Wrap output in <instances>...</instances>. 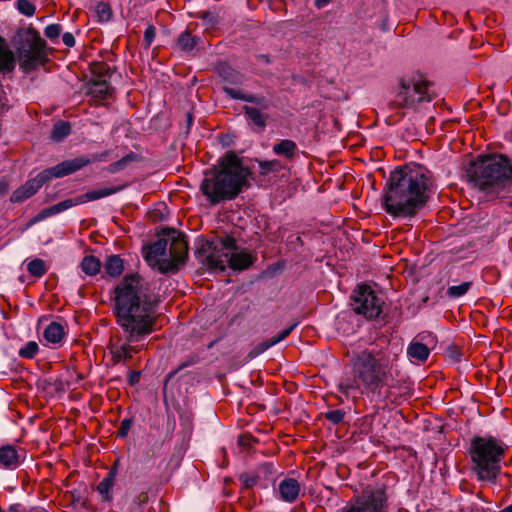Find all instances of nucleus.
I'll return each mask as SVG.
<instances>
[{
	"label": "nucleus",
	"instance_id": "39448f33",
	"mask_svg": "<svg viewBox=\"0 0 512 512\" xmlns=\"http://www.w3.org/2000/svg\"><path fill=\"white\" fill-rule=\"evenodd\" d=\"M465 173L473 186L488 194L498 193L512 184V162L503 154L471 161Z\"/></svg>",
	"mask_w": 512,
	"mask_h": 512
},
{
	"label": "nucleus",
	"instance_id": "f8f14e48",
	"mask_svg": "<svg viewBox=\"0 0 512 512\" xmlns=\"http://www.w3.org/2000/svg\"><path fill=\"white\" fill-rule=\"evenodd\" d=\"M72 163H59L38 173L34 178L28 179L23 185L17 188L11 195L12 203H21L35 195L39 189L53 178H61L73 173L75 167Z\"/></svg>",
	"mask_w": 512,
	"mask_h": 512
},
{
	"label": "nucleus",
	"instance_id": "49530a36",
	"mask_svg": "<svg viewBox=\"0 0 512 512\" xmlns=\"http://www.w3.org/2000/svg\"><path fill=\"white\" fill-rule=\"evenodd\" d=\"M133 424V419L131 418H125L121 421L120 426L117 430V436L120 438H125Z\"/></svg>",
	"mask_w": 512,
	"mask_h": 512
},
{
	"label": "nucleus",
	"instance_id": "f3484780",
	"mask_svg": "<svg viewBox=\"0 0 512 512\" xmlns=\"http://www.w3.org/2000/svg\"><path fill=\"white\" fill-rule=\"evenodd\" d=\"M277 472V468L271 462L259 465L255 471L258 486L266 489L270 484H274Z\"/></svg>",
	"mask_w": 512,
	"mask_h": 512
},
{
	"label": "nucleus",
	"instance_id": "aec40b11",
	"mask_svg": "<svg viewBox=\"0 0 512 512\" xmlns=\"http://www.w3.org/2000/svg\"><path fill=\"white\" fill-rule=\"evenodd\" d=\"M0 464L8 469H15L20 465L19 455L14 446L6 445L0 448Z\"/></svg>",
	"mask_w": 512,
	"mask_h": 512
},
{
	"label": "nucleus",
	"instance_id": "bf43d9fd",
	"mask_svg": "<svg viewBox=\"0 0 512 512\" xmlns=\"http://www.w3.org/2000/svg\"><path fill=\"white\" fill-rule=\"evenodd\" d=\"M258 58L265 63H269V57L267 55L262 54L259 55Z\"/></svg>",
	"mask_w": 512,
	"mask_h": 512
},
{
	"label": "nucleus",
	"instance_id": "f03ea898",
	"mask_svg": "<svg viewBox=\"0 0 512 512\" xmlns=\"http://www.w3.org/2000/svg\"><path fill=\"white\" fill-rule=\"evenodd\" d=\"M396 355L388 350L373 347L356 353L351 358V372L341 377L338 388L347 397L357 394H368L378 401H385L390 397V391L382 392L383 387L389 389L388 380L392 376Z\"/></svg>",
	"mask_w": 512,
	"mask_h": 512
},
{
	"label": "nucleus",
	"instance_id": "a19ab883",
	"mask_svg": "<svg viewBox=\"0 0 512 512\" xmlns=\"http://www.w3.org/2000/svg\"><path fill=\"white\" fill-rule=\"evenodd\" d=\"M17 9L25 16H32L35 13V6L28 0H17Z\"/></svg>",
	"mask_w": 512,
	"mask_h": 512
},
{
	"label": "nucleus",
	"instance_id": "412c9836",
	"mask_svg": "<svg viewBox=\"0 0 512 512\" xmlns=\"http://www.w3.org/2000/svg\"><path fill=\"white\" fill-rule=\"evenodd\" d=\"M109 155L110 151L107 150L102 153L92 154L90 157L81 156L76 157L74 159L65 160L62 163H72L71 166L75 167V169L73 170L74 173L92 162L106 161Z\"/></svg>",
	"mask_w": 512,
	"mask_h": 512
},
{
	"label": "nucleus",
	"instance_id": "680f3d73",
	"mask_svg": "<svg viewBox=\"0 0 512 512\" xmlns=\"http://www.w3.org/2000/svg\"><path fill=\"white\" fill-rule=\"evenodd\" d=\"M169 230H170V229H168V230H167V232H166V230H163V233H165V234L167 235V234H168V232H169Z\"/></svg>",
	"mask_w": 512,
	"mask_h": 512
},
{
	"label": "nucleus",
	"instance_id": "b1692460",
	"mask_svg": "<svg viewBox=\"0 0 512 512\" xmlns=\"http://www.w3.org/2000/svg\"><path fill=\"white\" fill-rule=\"evenodd\" d=\"M15 58L6 40L0 36V71L10 72L14 69Z\"/></svg>",
	"mask_w": 512,
	"mask_h": 512
},
{
	"label": "nucleus",
	"instance_id": "4be33fe9",
	"mask_svg": "<svg viewBox=\"0 0 512 512\" xmlns=\"http://www.w3.org/2000/svg\"><path fill=\"white\" fill-rule=\"evenodd\" d=\"M217 70L222 80L229 85H241L244 82V76L226 63L219 64Z\"/></svg>",
	"mask_w": 512,
	"mask_h": 512
},
{
	"label": "nucleus",
	"instance_id": "3c124183",
	"mask_svg": "<svg viewBox=\"0 0 512 512\" xmlns=\"http://www.w3.org/2000/svg\"><path fill=\"white\" fill-rule=\"evenodd\" d=\"M8 190H9V181L6 178L1 177L0 178V197H3L4 195H6Z\"/></svg>",
	"mask_w": 512,
	"mask_h": 512
},
{
	"label": "nucleus",
	"instance_id": "79ce46f5",
	"mask_svg": "<svg viewBox=\"0 0 512 512\" xmlns=\"http://www.w3.org/2000/svg\"><path fill=\"white\" fill-rule=\"evenodd\" d=\"M148 501V493L147 492H141L138 495H136L132 503L130 505V510L132 512L141 510L142 506L146 504Z\"/></svg>",
	"mask_w": 512,
	"mask_h": 512
},
{
	"label": "nucleus",
	"instance_id": "9d476101",
	"mask_svg": "<svg viewBox=\"0 0 512 512\" xmlns=\"http://www.w3.org/2000/svg\"><path fill=\"white\" fill-rule=\"evenodd\" d=\"M431 85L421 75L402 79L398 91L390 103L391 107L415 109L421 103L432 101Z\"/></svg>",
	"mask_w": 512,
	"mask_h": 512
},
{
	"label": "nucleus",
	"instance_id": "603ef678",
	"mask_svg": "<svg viewBox=\"0 0 512 512\" xmlns=\"http://www.w3.org/2000/svg\"><path fill=\"white\" fill-rule=\"evenodd\" d=\"M140 375H141V373L138 371H130L129 376H128L129 384L132 386L137 384L140 380Z\"/></svg>",
	"mask_w": 512,
	"mask_h": 512
},
{
	"label": "nucleus",
	"instance_id": "6ab92c4d",
	"mask_svg": "<svg viewBox=\"0 0 512 512\" xmlns=\"http://www.w3.org/2000/svg\"><path fill=\"white\" fill-rule=\"evenodd\" d=\"M89 93L98 101H103L112 96L113 88L106 79H93L90 82Z\"/></svg>",
	"mask_w": 512,
	"mask_h": 512
},
{
	"label": "nucleus",
	"instance_id": "9b49d317",
	"mask_svg": "<svg viewBox=\"0 0 512 512\" xmlns=\"http://www.w3.org/2000/svg\"><path fill=\"white\" fill-rule=\"evenodd\" d=\"M222 90L231 99L255 104L256 106L245 105L243 107V113L249 123H252L261 131L265 130L269 115L264 111L270 108V101L265 96L244 93L241 90L229 87L227 85L224 86Z\"/></svg>",
	"mask_w": 512,
	"mask_h": 512
},
{
	"label": "nucleus",
	"instance_id": "5701e85b",
	"mask_svg": "<svg viewBox=\"0 0 512 512\" xmlns=\"http://www.w3.org/2000/svg\"><path fill=\"white\" fill-rule=\"evenodd\" d=\"M272 151L275 155L283 156L290 160L296 156L298 147L293 140L283 139L273 145Z\"/></svg>",
	"mask_w": 512,
	"mask_h": 512
},
{
	"label": "nucleus",
	"instance_id": "8fccbe9b",
	"mask_svg": "<svg viewBox=\"0 0 512 512\" xmlns=\"http://www.w3.org/2000/svg\"><path fill=\"white\" fill-rule=\"evenodd\" d=\"M62 41L67 47H73L75 45V37L70 32H66L62 35Z\"/></svg>",
	"mask_w": 512,
	"mask_h": 512
},
{
	"label": "nucleus",
	"instance_id": "4468645a",
	"mask_svg": "<svg viewBox=\"0 0 512 512\" xmlns=\"http://www.w3.org/2000/svg\"><path fill=\"white\" fill-rule=\"evenodd\" d=\"M352 299L354 301L353 310L368 319L377 318L382 312L383 301L369 286H359L354 291Z\"/></svg>",
	"mask_w": 512,
	"mask_h": 512
},
{
	"label": "nucleus",
	"instance_id": "423d86ee",
	"mask_svg": "<svg viewBox=\"0 0 512 512\" xmlns=\"http://www.w3.org/2000/svg\"><path fill=\"white\" fill-rule=\"evenodd\" d=\"M187 250L184 236L169 230L167 237L158 239L146 249L144 258L162 274L176 273L186 261Z\"/></svg>",
	"mask_w": 512,
	"mask_h": 512
},
{
	"label": "nucleus",
	"instance_id": "f704fd0d",
	"mask_svg": "<svg viewBox=\"0 0 512 512\" xmlns=\"http://www.w3.org/2000/svg\"><path fill=\"white\" fill-rule=\"evenodd\" d=\"M27 271L34 277L40 278L47 272L46 263L39 258L31 260L27 264Z\"/></svg>",
	"mask_w": 512,
	"mask_h": 512
},
{
	"label": "nucleus",
	"instance_id": "7c9ffc66",
	"mask_svg": "<svg viewBox=\"0 0 512 512\" xmlns=\"http://www.w3.org/2000/svg\"><path fill=\"white\" fill-rule=\"evenodd\" d=\"M259 167V174L266 176L270 173H278L283 169V165L278 159L272 160H257Z\"/></svg>",
	"mask_w": 512,
	"mask_h": 512
},
{
	"label": "nucleus",
	"instance_id": "c756f323",
	"mask_svg": "<svg viewBox=\"0 0 512 512\" xmlns=\"http://www.w3.org/2000/svg\"><path fill=\"white\" fill-rule=\"evenodd\" d=\"M199 38L192 36L190 32L184 31L177 38V47L184 52H191L198 43Z\"/></svg>",
	"mask_w": 512,
	"mask_h": 512
},
{
	"label": "nucleus",
	"instance_id": "13d9d810",
	"mask_svg": "<svg viewBox=\"0 0 512 512\" xmlns=\"http://www.w3.org/2000/svg\"><path fill=\"white\" fill-rule=\"evenodd\" d=\"M187 128L189 129L193 123V116L191 113H187Z\"/></svg>",
	"mask_w": 512,
	"mask_h": 512
},
{
	"label": "nucleus",
	"instance_id": "393cba45",
	"mask_svg": "<svg viewBox=\"0 0 512 512\" xmlns=\"http://www.w3.org/2000/svg\"><path fill=\"white\" fill-rule=\"evenodd\" d=\"M430 354V349L426 344L418 341H412L407 347V355L411 360L425 362Z\"/></svg>",
	"mask_w": 512,
	"mask_h": 512
},
{
	"label": "nucleus",
	"instance_id": "7ed1b4c3",
	"mask_svg": "<svg viewBox=\"0 0 512 512\" xmlns=\"http://www.w3.org/2000/svg\"><path fill=\"white\" fill-rule=\"evenodd\" d=\"M432 187L431 173L426 167L413 164L397 168L386 184L384 209L393 217H412L426 204Z\"/></svg>",
	"mask_w": 512,
	"mask_h": 512
},
{
	"label": "nucleus",
	"instance_id": "e2e57ef3",
	"mask_svg": "<svg viewBox=\"0 0 512 512\" xmlns=\"http://www.w3.org/2000/svg\"><path fill=\"white\" fill-rule=\"evenodd\" d=\"M509 206L512 207V202H510Z\"/></svg>",
	"mask_w": 512,
	"mask_h": 512
},
{
	"label": "nucleus",
	"instance_id": "ddd939ff",
	"mask_svg": "<svg viewBox=\"0 0 512 512\" xmlns=\"http://www.w3.org/2000/svg\"><path fill=\"white\" fill-rule=\"evenodd\" d=\"M388 495L383 486L366 487L361 495L354 497L342 512H388Z\"/></svg>",
	"mask_w": 512,
	"mask_h": 512
},
{
	"label": "nucleus",
	"instance_id": "c03bdc74",
	"mask_svg": "<svg viewBox=\"0 0 512 512\" xmlns=\"http://www.w3.org/2000/svg\"><path fill=\"white\" fill-rule=\"evenodd\" d=\"M67 497L74 506H85V499L83 498L80 490L74 489L68 491Z\"/></svg>",
	"mask_w": 512,
	"mask_h": 512
},
{
	"label": "nucleus",
	"instance_id": "2f4dec72",
	"mask_svg": "<svg viewBox=\"0 0 512 512\" xmlns=\"http://www.w3.org/2000/svg\"><path fill=\"white\" fill-rule=\"evenodd\" d=\"M71 132V125L67 121H57L51 132V139L60 142Z\"/></svg>",
	"mask_w": 512,
	"mask_h": 512
},
{
	"label": "nucleus",
	"instance_id": "09e8293b",
	"mask_svg": "<svg viewBox=\"0 0 512 512\" xmlns=\"http://www.w3.org/2000/svg\"><path fill=\"white\" fill-rule=\"evenodd\" d=\"M156 36V29L153 25H149L144 32V45L145 48H149Z\"/></svg>",
	"mask_w": 512,
	"mask_h": 512
},
{
	"label": "nucleus",
	"instance_id": "0eeeda50",
	"mask_svg": "<svg viewBox=\"0 0 512 512\" xmlns=\"http://www.w3.org/2000/svg\"><path fill=\"white\" fill-rule=\"evenodd\" d=\"M505 446L493 437L476 436L471 440L469 455L472 471L479 481L494 483L501 471Z\"/></svg>",
	"mask_w": 512,
	"mask_h": 512
},
{
	"label": "nucleus",
	"instance_id": "c85d7f7f",
	"mask_svg": "<svg viewBox=\"0 0 512 512\" xmlns=\"http://www.w3.org/2000/svg\"><path fill=\"white\" fill-rule=\"evenodd\" d=\"M94 12L97 21L100 23H106L112 19L113 10L111 5L106 1H98L95 4Z\"/></svg>",
	"mask_w": 512,
	"mask_h": 512
},
{
	"label": "nucleus",
	"instance_id": "a211bd4d",
	"mask_svg": "<svg viewBox=\"0 0 512 512\" xmlns=\"http://www.w3.org/2000/svg\"><path fill=\"white\" fill-rule=\"evenodd\" d=\"M124 186H112V187H104L96 190L88 191L82 195L77 196L78 205L84 204L89 201H95L104 197H108L112 194H115L121 191Z\"/></svg>",
	"mask_w": 512,
	"mask_h": 512
},
{
	"label": "nucleus",
	"instance_id": "ea45409f",
	"mask_svg": "<svg viewBox=\"0 0 512 512\" xmlns=\"http://www.w3.org/2000/svg\"><path fill=\"white\" fill-rule=\"evenodd\" d=\"M62 33V26L60 24H49L44 29L45 36L51 40L52 42H55L58 40L59 36Z\"/></svg>",
	"mask_w": 512,
	"mask_h": 512
},
{
	"label": "nucleus",
	"instance_id": "6e6d98bb",
	"mask_svg": "<svg viewBox=\"0 0 512 512\" xmlns=\"http://www.w3.org/2000/svg\"><path fill=\"white\" fill-rule=\"evenodd\" d=\"M7 512H24V508L20 504H13L9 507Z\"/></svg>",
	"mask_w": 512,
	"mask_h": 512
},
{
	"label": "nucleus",
	"instance_id": "37998d69",
	"mask_svg": "<svg viewBox=\"0 0 512 512\" xmlns=\"http://www.w3.org/2000/svg\"><path fill=\"white\" fill-rule=\"evenodd\" d=\"M239 481L241 482L242 486L246 489L252 488L254 486H258V482H257L255 473L254 474H249L246 472L241 473L239 475Z\"/></svg>",
	"mask_w": 512,
	"mask_h": 512
},
{
	"label": "nucleus",
	"instance_id": "a878e982",
	"mask_svg": "<svg viewBox=\"0 0 512 512\" xmlns=\"http://www.w3.org/2000/svg\"><path fill=\"white\" fill-rule=\"evenodd\" d=\"M64 335V327L58 322H51L43 332L44 339L51 344H59Z\"/></svg>",
	"mask_w": 512,
	"mask_h": 512
},
{
	"label": "nucleus",
	"instance_id": "dca6fc26",
	"mask_svg": "<svg viewBox=\"0 0 512 512\" xmlns=\"http://www.w3.org/2000/svg\"><path fill=\"white\" fill-rule=\"evenodd\" d=\"M78 205V202H77V198H71V199H65L55 205H52L50 207H47V208H44L43 210H41L33 219H32V223H37V222H40V221H43L45 220L46 218H49L51 216H54V215H57L61 212H64L66 210H68L69 208L73 207V206H77Z\"/></svg>",
	"mask_w": 512,
	"mask_h": 512
},
{
	"label": "nucleus",
	"instance_id": "4c0bfd02",
	"mask_svg": "<svg viewBox=\"0 0 512 512\" xmlns=\"http://www.w3.org/2000/svg\"><path fill=\"white\" fill-rule=\"evenodd\" d=\"M346 412L343 409L329 410L324 413V417L332 424L338 425L344 421Z\"/></svg>",
	"mask_w": 512,
	"mask_h": 512
},
{
	"label": "nucleus",
	"instance_id": "6e6552de",
	"mask_svg": "<svg viewBox=\"0 0 512 512\" xmlns=\"http://www.w3.org/2000/svg\"><path fill=\"white\" fill-rule=\"evenodd\" d=\"M211 253L206 257V263L211 269L224 271L226 265L234 271H243L253 265L255 257L246 249L237 245L236 239L229 234L217 237L210 244Z\"/></svg>",
	"mask_w": 512,
	"mask_h": 512
},
{
	"label": "nucleus",
	"instance_id": "2eb2a0df",
	"mask_svg": "<svg viewBox=\"0 0 512 512\" xmlns=\"http://www.w3.org/2000/svg\"><path fill=\"white\" fill-rule=\"evenodd\" d=\"M300 484L294 478H285L278 485V493L281 500L293 503L300 493Z\"/></svg>",
	"mask_w": 512,
	"mask_h": 512
},
{
	"label": "nucleus",
	"instance_id": "de8ad7c7",
	"mask_svg": "<svg viewBox=\"0 0 512 512\" xmlns=\"http://www.w3.org/2000/svg\"><path fill=\"white\" fill-rule=\"evenodd\" d=\"M298 322L293 323L289 327L283 329L281 332H279L276 336L272 337V343L275 345L279 342L283 341L285 338H287L291 332L297 327Z\"/></svg>",
	"mask_w": 512,
	"mask_h": 512
},
{
	"label": "nucleus",
	"instance_id": "052dcab7",
	"mask_svg": "<svg viewBox=\"0 0 512 512\" xmlns=\"http://www.w3.org/2000/svg\"><path fill=\"white\" fill-rule=\"evenodd\" d=\"M499 512H512V503L503 508L502 510H500Z\"/></svg>",
	"mask_w": 512,
	"mask_h": 512
},
{
	"label": "nucleus",
	"instance_id": "864d4df0",
	"mask_svg": "<svg viewBox=\"0 0 512 512\" xmlns=\"http://www.w3.org/2000/svg\"><path fill=\"white\" fill-rule=\"evenodd\" d=\"M193 363H194L193 360H189V361L182 363L176 370L169 373V378H172L178 371H180L181 369H183L187 366L192 365Z\"/></svg>",
	"mask_w": 512,
	"mask_h": 512
},
{
	"label": "nucleus",
	"instance_id": "20e7f679",
	"mask_svg": "<svg viewBox=\"0 0 512 512\" xmlns=\"http://www.w3.org/2000/svg\"><path fill=\"white\" fill-rule=\"evenodd\" d=\"M250 172L233 152L218 160V168L207 170L200 190L210 204L234 199L244 187L249 186Z\"/></svg>",
	"mask_w": 512,
	"mask_h": 512
},
{
	"label": "nucleus",
	"instance_id": "72a5a7b5",
	"mask_svg": "<svg viewBox=\"0 0 512 512\" xmlns=\"http://www.w3.org/2000/svg\"><path fill=\"white\" fill-rule=\"evenodd\" d=\"M114 486V481L110 480V479H107V478H103L98 486H97V491L98 493L101 495L102 499L106 502H111L112 499H113V495H112V488Z\"/></svg>",
	"mask_w": 512,
	"mask_h": 512
},
{
	"label": "nucleus",
	"instance_id": "a18cd8bd",
	"mask_svg": "<svg viewBox=\"0 0 512 512\" xmlns=\"http://www.w3.org/2000/svg\"><path fill=\"white\" fill-rule=\"evenodd\" d=\"M110 68L105 63H97L92 68V73L97 76V79H105L108 76Z\"/></svg>",
	"mask_w": 512,
	"mask_h": 512
},
{
	"label": "nucleus",
	"instance_id": "1a4fd4ad",
	"mask_svg": "<svg viewBox=\"0 0 512 512\" xmlns=\"http://www.w3.org/2000/svg\"><path fill=\"white\" fill-rule=\"evenodd\" d=\"M19 66L29 73L43 66L47 60L46 42L33 27L20 29L15 38Z\"/></svg>",
	"mask_w": 512,
	"mask_h": 512
},
{
	"label": "nucleus",
	"instance_id": "58836bf2",
	"mask_svg": "<svg viewBox=\"0 0 512 512\" xmlns=\"http://www.w3.org/2000/svg\"><path fill=\"white\" fill-rule=\"evenodd\" d=\"M275 344L272 343V339H267L265 341H262L258 343L248 354L249 358L253 359L260 354L264 353L267 349L274 346Z\"/></svg>",
	"mask_w": 512,
	"mask_h": 512
},
{
	"label": "nucleus",
	"instance_id": "473e14b6",
	"mask_svg": "<svg viewBox=\"0 0 512 512\" xmlns=\"http://www.w3.org/2000/svg\"><path fill=\"white\" fill-rule=\"evenodd\" d=\"M136 159H137V155L135 153L131 152L128 155L122 157L120 160L111 163L107 167V171L111 174L118 173V172L124 170L130 162L135 161Z\"/></svg>",
	"mask_w": 512,
	"mask_h": 512
},
{
	"label": "nucleus",
	"instance_id": "e433bc0d",
	"mask_svg": "<svg viewBox=\"0 0 512 512\" xmlns=\"http://www.w3.org/2000/svg\"><path fill=\"white\" fill-rule=\"evenodd\" d=\"M472 283L471 282H463L459 285L450 286L447 290V295L451 298H458L467 293L470 289Z\"/></svg>",
	"mask_w": 512,
	"mask_h": 512
},
{
	"label": "nucleus",
	"instance_id": "cd10ccee",
	"mask_svg": "<svg viewBox=\"0 0 512 512\" xmlns=\"http://www.w3.org/2000/svg\"><path fill=\"white\" fill-rule=\"evenodd\" d=\"M101 266L102 264L100 260L93 255L85 256L80 263L81 270L88 276H94L98 274L100 272Z\"/></svg>",
	"mask_w": 512,
	"mask_h": 512
},
{
	"label": "nucleus",
	"instance_id": "c9c22d12",
	"mask_svg": "<svg viewBox=\"0 0 512 512\" xmlns=\"http://www.w3.org/2000/svg\"><path fill=\"white\" fill-rule=\"evenodd\" d=\"M39 347L35 341L25 343L18 351V355L24 359H33L38 353Z\"/></svg>",
	"mask_w": 512,
	"mask_h": 512
},
{
	"label": "nucleus",
	"instance_id": "5fc2aeb1",
	"mask_svg": "<svg viewBox=\"0 0 512 512\" xmlns=\"http://www.w3.org/2000/svg\"><path fill=\"white\" fill-rule=\"evenodd\" d=\"M116 475H117V467H116V466H114V467H112V468L109 470V472H108V474L106 475V477H105V478L110 479V480H112V481H114V482H115Z\"/></svg>",
	"mask_w": 512,
	"mask_h": 512
},
{
	"label": "nucleus",
	"instance_id": "4d7b16f0",
	"mask_svg": "<svg viewBox=\"0 0 512 512\" xmlns=\"http://www.w3.org/2000/svg\"><path fill=\"white\" fill-rule=\"evenodd\" d=\"M329 2L330 0H315L314 4L318 9H321L325 7Z\"/></svg>",
	"mask_w": 512,
	"mask_h": 512
},
{
	"label": "nucleus",
	"instance_id": "f257e3e1",
	"mask_svg": "<svg viewBox=\"0 0 512 512\" xmlns=\"http://www.w3.org/2000/svg\"><path fill=\"white\" fill-rule=\"evenodd\" d=\"M155 307L147 284L138 274L125 275L116 285L112 311L119 335L110 345L115 364L126 362L144 348L146 338L156 330Z\"/></svg>",
	"mask_w": 512,
	"mask_h": 512
},
{
	"label": "nucleus",
	"instance_id": "bb28decb",
	"mask_svg": "<svg viewBox=\"0 0 512 512\" xmlns=\"http://www.w3.org/2000/svg\"><path fill=\"white\" fill-rule=\"evenodd\" d=\"M104 271L110 277H118L124 271V262L119 255H109L104 262Z\"/></svg>",
	"mask_w": 512,
	"mask_h": 512
}]
</instances>
